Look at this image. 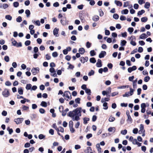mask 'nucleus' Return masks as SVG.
<instances>
[{
	"instance_id": "nucleus-60",
	"label": "nucleus",
	"mask_w": 153,
	"mask_h": 153,
	"mask_svg": "<svg viewBox=\"0 0 153 153\" xmlns=\"http://www.w3.org/2000/svg\"><path fill=\"white\" fill-rule=\"evenodd\" d=\"M120 19L121 21L125 20L126 19V17L123 15H121L120 16Z\"/></svg>"
},
{
	"instance_id": "nucleus-5",
	"label": "nucleus",
	"mask_w": 153,
	"mask_h": 153,
	"mask_svg": "<svg viewBox=\"0 0 153 153\" xmlns=\"http://www.w3.org/2000/svg\"><path fill=\"white\" fill-rule=\"evenodd\" d=\"M24 120L23 118H18L17 119H15L14 121L17 124H19L21 123Z\"/></svg>"
},
{
	"instance_id": "nucleus-15",
	"label": "nucleus",
	"mask_w": 153,
	"mask_h": 153,
	"mask_svg": "<svg viewBox=\"0 0 153 153\" xmlns=\"http://www.w3.org/2000/svg\"><path fill=\"white\" fill-rule=\"evenodd\" d=\"M32 22L36 25L39 26L40 25V22L39 20H37L36 21L32 20Z\"/></svg>"
},
{
	"instance_id": "nucleus-45",
	"label": "nucleus",
	"mask_w": 153,
	"mask_h": 153,
	"mask_svg": "<svg viewBox=\"0 0 153 153\" xmlns=\"http://www.w3.org/2000/svg\"><path fill=\"white\" fill-rule=\"evenodd\" d=\"M128 30L130 33V34H131L134 30V29L133 27H129L128 28Z\"/></svg>"
},
{
	"instance_id": "nucleus-28",
	"label": "nucleus",
	"mask_w": 153,
	"mask_h": 153,
	"mask_svg": "<svg viewBox=\"0 0 153 153\" xmlns=\"http://www.w3.org/2000/svg\"><path fill=\"white\" fill-rule=\"evenodd\" d=\"M25 13L27 17H29L30 14V12L29 10H26L25 11Z\"/></svg>"
},
{
	"instance_id": "nucleus-55",
	"label": "nucleus",
	"mask_w": 153,
	"mask_h": 153,
	"mask_svg": "<svg viewBox=\"0 0 153 153\" xmlns=\"http://www.w3.org/2000/svg\"><path fill=\"white\" fill-rule=\"evenodd\" d=\"M49 134L51 135H53L54 134V131L52 129H50L49 131Z\"/></svg>"
},
{
	"instance_id": "nucleus-40",
	"label": "nucleus",
	"mask_w": 153,
	"mask_h": 153,
	"mask_svg": "<svg viewBox=\"0 0 153 153\" xmlns=\"http://www.w3.org/2000/svg\"><path fill=\"white\" fill-rule=\"evenodd\" d=\"M145 11L143 10H142L141 11H139L137 13V15H141L145 13Z\"/></svg>"
},
{
	"instance_id": "nucleus-36",
	"label": "nucleus",
	"mask_w": 153,
	"mask_h": 153,
	"mask_svg": "<svg viewBox=\"0 0 153 153\" xmlns=\"http://www.w3.org/2000/svg\"><path fill=\"white\" fill-rule=\"evenodd\" d=\"M52 127L53 128H54L57 131H59V128H58L57 127V126L56 125L55 123H54Z\"/></svg>"
},
{
	"instance_id": "nucleus-1",
	"label": "nucleus",
	"mask_w": 153,
	"mask_h": 153,
	"mask_svg": "<svg viewBox=\"0 0 153 153\" xmlns=\"http://www.w3.org/2000/svg\"><path fill=\"white\" fill-rule=\"evenodd\" d=\"M82 110L81 107L77 108L72 111H69L68 116L72 118V120L74 121L79 120L80 119V117L81 116Z\"/></svg>"
},
{
	"instance_id": "nucleus-6",
	"label": "nucleus",
	"mask_w": 153,
	"mask_h": 153,
	"mask_svg": "<svg viewBox=\"0 0 153 153\" xmlns=\"http://www.w3.org/2000/svg\"><path fill=\"white\" fill-rule=\"evenodd\" d=\"M39 68H33L31 70V72L34 75H36L39 71Z\"/></svg>"
},
{
	"instance_id": "nucleus-24",
	"label": "nucleus",
	"mask_w": 153,
	"mask_h": 153,
	"mask_svg": "<svg viewBox=\"0 0 153 153\" xmlns=\"http://www.w3.org/2000/svg\"><path fill=\"white\" fill-rule=\"evenodd\" d=\"M90 62L91 63H94L96 62V60L94 58L92 57L90 59Z\"/></svg>"
},
{
	"instance_id": "nucleus-59",
	"label": "nucleus",
	"mask_w": 153,
	"mask_h": 153,
	"mask_svg": "<svg viewBox=\"0 0 153 153\" xmlns=\"http://www.w3.org/2000/svg\"><path fill=\"white\" fill-rule=\"evenodd\" d=\"M4 60L7 62H8L9 61V58L8 56H5L4 58Z\"/></svg>"
},
{
	"instance_id": "nucleus-56",
	"label": "nucleus",
	"mask_w": 153,
	"mask_h": 153,
	"mask_svg": "<svg viewBox=\"0 0 153 153\" xmlns=\"http://www.w3.org/2000/svg\"><path fill=\"white\" fill-rule=\"evenodd\" d=\"M137 81L134 80L133 81V86L134 88H136L137 86Z\"/></svg>"
},
{
	"instance_id": "nucleus-38",
	"label": "nucleus",
	"mask_w": 153,
	"mask_h": 153,
	"mask_svg": "<svg viewBox=\"0 0 153 153\" xmlns=\"http://www.w3.org/2000/svg\"><path fill=\"white\" fill-rule=\"evenodd\" d=\"M126 41L125 40L122 41L120 43V45L122 46H124L126 45Z\"/></svg>"
},
{
	"instance_id": "nucleus-42",
	"label": "nucleus",
	"mask_w": 153,
	"mask_h": 153,
	"mask_svg": "<svg viewBox=\"0 0 153 153\" xmlns=\"http://www.w3.org/2000/svg\"><path fill=\"white\" fill-rule=\"evenodd\" d=\"M150 78L149 76H146L144 78V81L146 82H147L150 80Z\"/></svg>"
},
{
	"instance_id": "nucleus-18",
	"label": "nucleus",
	"mask_w": 153,
	"mask_h": 153,
	"mask_svg": "<svg viewBox=\"0 0 153 153\" xmlns=\"http://www.w3.org/2000/svg\"><path fill=\"white\" fill-rule=\"evenodd\" d=\"M147 37V36L145 33H143L140 36V38L141 39H144L146 38Z\"/></svg>"
},
{
	"instance_id": "nucleus-14",
	"label": "nucleus",
	"mask_w": 153,
	"mask_h": 153,
	"mask_svg": "<svg viewBox=\"0 0 153 153\" xmlns=\"http://www.w3.org/2000/svg\"><path fill=\"white\" fill-rule=\"evenodd\" d=\"M99 19V16L97 15H95L92 17L93 20L95 22L97 21Z\"/></svg>"
},
{
	"instance_id": "nucleus-61",
	"label": "nucleus",
	"mask_w": 153,
	"mask_h": 153,
	"mask_svg": "<svg viewBox=\"0 0 153 153\" xmlns=\"http://www.w3.org/2000/svg\"><path fill=\"white\" fill-rule=\"evenodd\" d=\"M53 6L55 7H57L59 6V4L58 2H56L53 4Z\"/></svg>"
},
{
	"instance_id": "nucleus-8",
	"label": "nucleus",
	"mask_w": 153,
	"mask_h": 153,
	"mask_svg": "<svg viewBox=\"0 0 153 153\" xmlns=\"http://www.w3.org/2000/svg\"><path fill=\"white\" fill-rule=\"evenodd\" d=\"M145 130L144 129V126L142 124H140V130L139 131V134H141L145 132Z\"/></svg>"
},
{
	"instance_id": "nucleus-11",
	"label": "nucleus",
	"mask_w": 153,
	"mask_h": 153,
	"mask_svg": "<svg viewBox=\"0 0 153 153\" xmlns=\"http://www.w3.org/2000/svg\"><path fill=\"white\" fill-rule=\"evenodd\" d=\"M106 55V52L105 51H102L100 53L99 55V57L100 58H101L104 57Z\"/></svg>"
},
{
	"instance_id": "nucleus-51",
	"label": "nucleus",
	"mask_w": 153,
	"mask_h": 153,
	"mask_svg": "<svg viewBox=\"0 0 153 153\" xmlns=\"http://www.w3.org/2000/svg\"><path fill=\"white\" fill-rule=\"evenodd\" d=\"M127 130L126 129H125L123 130H122L121 131V133L123 135H125L127 133Z\"/></svg>"
},
{
	"instance_id": "nucleus-54",
	"label": "nucleus",
	"mask_w": 153,
	"mask_h": 153,
	"mask_svg": "<svg viewBox=\"0 0 153 153\" xmlns=\"http://www.w3.org/2000/svg\"><path fill=\"white\" fill-rule=\"evenodd\" d=\"M138 131V129L137 128H135L133 130V132L134 134H137Z\"/></svg>"
},
{
	"instance_id": "nucleus-50",
	"label": "nucleus",
	"mask_w": 153,
	"mask_h": 153,
	"mask_svg": "<svg viewBox=\"0 0 153 153\" xmlns=\"http://www.w3.org/2000/svg\"><path fill=\"white\" fill-rule=\"evenodd\" d=\"M39 111L41 114H43L45 112V110L42 108H41L39 109Z\"/></svg>"
},
{
	"instance_id": "nucleus-20",
	"label": "nucleus",
	"mask_w": 153,
	"mask_h": 153,
	"mask_svg": "<svg viewBox=\"0 0 153 153\" xmlns=\"http://www.w3.org/2000/svg\"><path fill=\"white\" fill-rule=\"evenodd\" d=\"M69 109L68 108H66L64 111H62V115L64 116L66 115V113L68 111Z\"/></svg>"
},
{
	"instance_id": "nucleus-31",
	"label": "nucleus",
	"mask_w": 153,
	"mask_h": 153,
	"mask_svg": "<svg viewBox=\"0 0 153 153\" xmlns=\"http://www.w3.org/2000/svg\"><path fill=\"white\" fill-rule=\"evenodd\" d=\"M41 105L46 107L47 106V103L45 102L42 101L41 103Z\"/></svg>"
},
{
	"instance_id": "nucleus-10",
	"label": "nucleus",
	"mask_w": 153,
	"mask_h": 153,
	"mask_svg": "<svg viewBox=\"0 0 153 153\" xmlns=\"http://www.w3.org/2000/svg\"><path fill=\"white\" fill-rule=\"evenodd\" d=\"M137 69V67L136 66H133L132 67L129 68L128 69V72L131 73L132 71H134Z\"/></svg>"
},
{
	"instance_id": "nucleus-23",
	"label": "nucleus",
	"mask_w": 153,
	"mask_h": 153,
	"mask_svg": "<svg viewBox=\"0 0 153 153\" xmlns=\"http://www.w3.org/2000/svg\"><path fill=\"white\" fill-rule=\"evenodd\" d=\"M18 92L19 94L22 95L23 94V90L21 87L18 89Z\"/></svg>"
},
{
	"instance_id": "nucleus-30",
	"label": "nucleus",
	"mask_w": 153,
	"mask_h": 153,
	"mask_svg": "<svg viewBox=\"0 0 153 153\" xmlns=\"http://www.w3.org/2000/svg\"><path fill=\"white\" fill-rule=\"evenodd\" d=\"M96 147L97 148V149L98 151V152H101V148L100 147V144L98 143L96 145Z\"/></svg>"
},
{
	"instance_id": "nucleus-53",
	"label": "nucleus",
	"mask_w": 153,
	"mask_h": 153,
	"mask_svg": "<svg viewBox=\"0 0 153 153\" xmlns=\"http://www.w3.org/2000/svg\"><path fill=\"white\" fill-rule=\"evenodd\" d=\"M49 71L51 73H53L55 72L54 68H53L51 67L50 68Z\"/></svg>"
},
{
	"instance_id": "nucleus-27",
	"label": "nucleus",
	"mask_w": 153,
	"mask_h": 153,
	"mask_svg": "<svg viewBox=\"0 0 153 153\" xmlns=\"http://www.w3.org/2000/svg\"><path fill=\"white\" fill-rule=\"evenodd\" d=\"M83 123L85 124H87L88 121L89 120V119L87 117H85L83 119Z\"/></svg>"
},
{
	"instance_id": "nucleus-35",
	"label": "nucleus",
	"mask_w": 153,
	"mask_h": 153,
	"mask_svg": "<svg viewBox=\"0 0 153 153\" xmlns=\"http://www.w3.org/2000/svg\"><path fill=\"white\" fill-rule=\"evenodd\" d=\"M103 106L105 108H103V109L106 110L108 108V106H107V103L106 102H104L103 104Z\"/></svg>"
},
{
	"instance_id": "nucleus-9",
	"label": "nucleus",
	"mask_w": 153,
	"mask_h": 153,
	"mask_svg": "<svg viewBox=\"0 0 153 153\" xmlns=\"http://www.w3.org/2000/svg\"><path fill=\"white\" fill-rule=\"evenodd\" d=\"M80 60L82 63H84L85 62H86L88 61V58L87 56H86L85 57H81L80 58Z\"/></svg>"
},
{
	"instance_id": "nucleus-43",
	"label": "nucleus",
	"mask_w": 153,
	"mask_h": 153,
	"mask_svg": "<svg viewBox=\"0 0 153 153\" xmlns=\"http://www.w3.org/2000/svg\"><path fill=\"white\" fill-rule=\"evenodd\" d=\"M90 55L91 56H94L96 54V53L95 52L94 50H91L90 51Z\"/></svg>"
},
{
	"instance_id": "nucleus-12",
	"label": "nucleus",
	"mask_w": 153,
	"mask_h": 153,
	"mask_svg": "<svg viewBox=\"0 0 153 153\" xmlns=\"http://www.w3.org/2000/svg\"><path fill=\"white\" fill-rule=\"evenodd\" d=\"M59 31V29L56 27L54 28L53 30V33L54 36L56 37L58 36V33Z\"/></svg>"
},
{
	"instance_id": "nucleus-4",
	"label": "nucleus",
	"mask_w": 153,
	"mask_h": 153,
	"mask_svg": "<svg viewBox=\"0 0 153 153\" xmlns=\"http://www.w3.org/2000/svg\"><path fill=\"white\" fill-rule=\"evenodd\" d=\"M2 94L4 97H7L10 95V93L7 89H5L2 92Z\"/></svg>"
},
{
	"instance_id": "nucleus-52",
	"label": "nucleus",
	"mask_w": 153,
	"mask_h": 153,
	"mask_svg": "<svg viewBox=\"0 0 153 153\" xmlns=\"http://www.w3.org/2000/svg\"><path fill=\"white\" fill-rule=\"evenodd\" d=\"M22 108L23 110H27L29 109V107L28 106H26L25 105H23Z\"/></svg>"
},
{
	"instance_id": "nucleus-49",
	"label": "nucleus",
	"mask_w": 153,
	"mask_h": 153,
	"mask_svg": "<svg viewBox=\"0 0 153 153\" xmlns=\"http://www.w3.org/2000/svg\"><path fill=\"white\" fill-rule=\"evenodd\" d=\"M52 56L54 57H56L57 56L58 54L56 52H54L52 54Z\"/></svg>"
},
{
	"instance_id": "nucleus-32",
	"label": "nucleus",
	"mask_w": 153,
	"mask_h": 153,
	"mask_svg": "<svg viewBox=\"0 0 153 153\" xmlns=\"http://www.w3.org/2000/svg\"><path fill=\"white\" fill-rule=\"evenodd\" d=\"M22 20V17L20 16L18 17L16 19L17 22H20Z\"/></svg>"
},
{
	"instance_id": "nucleus-25",
	"label": "nucleus",
	"mask_w": 153,
	"mask_h": 153,
	"mask_svg": "<svg viewBox=\"0 0 153 153\" xmlns=\"http://www.w3.org/2000/svg\"><path fill=\"white\" fill-rule=\"evenodd\" d=\"M13 45L16 46V45L17 42L13 38H12L11 39Z\"/></svg>"
},
{
	"instance_id": "nucleus-39",
	"label": "nucleus",
	"mask_w": 153,
	"mask_h": 153,
	"mask_svg": "<svg viewBox=\"0 0 153 153\" xmlns=\"http://www.w3.org/2000/svg\"><path fill=\"white\" fill-rule=\"evenodd\" d=\"M38 137L39 139L41 140L45 138V136L43 135V134H40L39 136Z\"/></svg>"
},
{
	"instance_id": "nucleus-37",
	"label": "nucleus",
	"mask_w": 153,
	"mask_h": 153,
	"mask_svg": "<svg viewBox=\"0 0 153 153\" xmlns=\"http://www.w3.org/2000/svg\"><path fill=\"white\" fill-rule=\"evenodd\" d=\"M148 19L146 17H143L141 18V21L142 22H146L147 20Z\"/></svg>"
},
{
	"instance_id": "nucleus-21",
	"label": "nucleus",
	"mask_w": 153,
	"mask_h": 153,
	"mask_svg": "<svg viewBox=\"0 0 153 153\" xmlns=\"http://www.w3.org/2000/svg\"><path fill=\"white\" fill-rule=\"evenodd\" d=\"M85 51V50L83 48H80L79 50V52L81 54H83Z\"/></svg>"
},
{
	"instance_id": "nucleus-34",
	"label": "nucleus",
	"mask_w": 153,
	"mask_h": 153,
	"mask_svg": "<svg viewBox=\"0 0 153 153\" xmlns=\"http://www.w3.org/2000/svg\"><path fill=\"white\" fill-rule=\"evenodd\" d=\"M85 92L88 94V95H90L91 93V90L88 89L87 88L85 90Z\"/></svg>"
},
{
	"instance_id": "nucleus-26",
	"label": "nucleus",
	"mask_w": 153,
	"mask_h": 153,
	"mask_svg": "<svg viewBox=\"0 0 153 153\" xmlns=\"http://www.w3.org/2000/svg\"><path fill=\"white\" fill-rule=\"evenodd\" d=\"M128 12V10L127 9H125L121 11V13L122 14H127Z\"/></svg>"
},
{
	"instance_id": "nucleus-63",
	"label": "nucleus",
	"mask_w": 153,
	"mask_h": 153,
	"mask_svg": "<svg viewBox=\"0 0 153 153\" xmlns=\"http://www.w3.org/2000/svg\"><path fill=\"white\" fill-rule=\"evenodd\" d=\"M60 22L63 25H66V21L63 20L62 19L60 20Z\"/></svg>"
},
{
	"instance_id": "nucleus-58",
	"label": "nucleus",
	"mask_w": 153,
	"mask_h": 153,
	"mask_svg": "<svg viewBox=\"0 0 153 153\" xmlns=\"http://www.w3.org/2000/svg\"><path fill=\"white\" fill-rule=\"evenodd\" d=\"M73 123L72 121L70 120L69 123V127H73Z\"/></svg>"
},
{
	"instance_id": "nucleus-3",
	"label": "nucleus",
	"mask_w": 153,
	"mask_h": 153,
	"mask_svg": "<svg viewBox=\"0 0 153 153\" xmlns=\"http://www.w3.org/2000/svg\"><path fill=\"white\" fill-rule=\"evenodd\" d=\"M62 96L64 97H65L68 99H71V94L69 91H65Z\"/></svg>"
},
{
	"instance_id": "nucleus-16",
	"label": "nucleus",
	"mask_w": 153,
	"mask_h": 153,
	"mask_svg": "<svg viewBox=\"0 0 153 153\" xmlns=\"http://www.w3.org/2000/svg\"><path fill=\"white\" fill-rule=\"evenodd\" d=\"M116 130V128L114 127H110L108 129V131L109 132H114Z\"/></svg>"
},
{
	"instance_id": "nucleus-29",
	"label": "nucleus",
	"mask_w": 153,
	"mask_h": 153,
	"mask_svg": "<svg viewBox=\"0 0 153 153\" xmlns=\"http://www.w3.org/2000/svg\"><path fill=\"white\" fill-rule=\"evenodd\" d=\"M32 85L30 84H28L26 85V88L27 90H30L31 88Z\"/></svg>"
},
{
	"instance_id": "nucleus-17",
	"label": "nucleus",
	"mask_w": 153,
	"mask_h": 153,
	"mask_svg": "<svg viewBox=\"0 0 153 153\" xmlns=\"http://www.w3.org/2000/svg\"><path fill=\"white\" fill-rule=\"evenodd\" d=\"M128 118L127 120V122L129 123H131L132 122V120L130 115H128L127 117Z\"/></svg>"
},
{
	"instance_id": "nucleus-22",
	"label": "nucleus",
	"mask_w": 153,
	"mask_h": 153,
	"mask_svg": "<svg viewBox=\"0 0 153 153\" xmlns=\"http://www.w3.org/2000/svg\"><path fill=\"white\" fill-rule=\"evenodd\" d=\"M5 18L9 21H11L12 19V17L10 15H6L5 16Z\"/></svg>"
},
{
	"instance_id": "nucleus-2",
	"label": "nucleus",
	"mask_w": 153,
	"mask_h": 153,
	"mask_svg": "<svg viewBox=\"0 0 153 153\" xmlns=\"http://www.w3.org/2000/svg\"><path fill=\"white\" fill-rule=\"evenodd\" d=\"M130 92H127L125 93L123 95V97H128L132 95L134 93V90L132 88H130Z\"/></svg>"
},
{
	"instance_id": "nucleus-64",
	"label": "nucleus",
	"mask_w": 153,
	"mask_h": 153,
	"mask_svg": "<svg viewBox=\"0 0 153 153\" xmlns=\"http://www.w3.org/2000/svg\"><path fill=\"white\" fill-rule=\"evenodd\" d=\"M30 4V1L29 0H26L25 2V4L27 6H28Z\"/></svg>"
},
{
	"instance_id": "nucleus-13",
	"label": "nucleus",
	"mask_w": 153,
	"mask_h": 153,
	"mask_svg": "<svg viewBox=\"0 0 153 153\" xmlns=\"http://www.w3.org/2000/svg\"><path fill=\"white\" fill-rule=\"evenodd\" d=\"M96 65L98 67H100L102 66V62L100 59H98Z\"/></svg>"
},
{
	"instance_id": "nucleus-48",
	"label": "nucleus",
	"mask_w": 153,
	"mask_h": 153,
	"mask_svg": "<svg viewBox=\"0 0 153 153\" xmlns=\"http://www.w3.org/2000/svg\"><path fill=\"white\" fill-rule=\"evenodd\" d=\"M113 17L114 19H117L119 18V16L116 13L114 14L113 15Z\"/></svg>"
},
{
	"instance_id": "nucleus-7",
	"label": "nucleus",
	"mask_w": 153,
	"mask_h": 153,
	"mask_svg": "<svg viewBox=\"0 0 153 153\" xmlns=\"http://www.w3.org/2000/svg\"><path fill=\"white\" fill-rule=\"evenodd\" d=\"M146 106L145 103H142L141 105V112L142 113H144L146 111L145 108Z\"/></svg>"
},
{
	"instance_id": "nucleus-57",
	"label": "nucleus",
	"mask_w": 153,
	"mask_h": 153,
	"mask_svg": "<svg viewBox=\"0 0 153 153\" xmlns=\"http://www.w3.org/2000/svg\"><path fill=\"white\" fill-rule=\"evenodd\" d=\"M30 41L29 40H27L25 42V45L26 46H28L30 44Z\"/></svg>"
},
{
	"instance_id": "nucleus-44",
	"label": "nucleus",
	"mask_w": 153,
	"mask_h": 153,
	"mask_svg": "<svg viewBox=\"0 0 153 153\" xmlns=\"http://www.w3.org/2000/svg\"><path fill=\"white\" fill-rule=\"evenodd\" d=\"M13 6L15 7H17L19 6V3L18 2H15L13 3Z\"/></svg>"
},
{
	"instance_id": "nucleus-46",
	"label": "nucleus",
	"mask_w": 153,
	"mask_h": 153,
	"mask_svg": "<svg viewBox=\"0 0 153 153\" xmlns=\"http://www.w3.org/2000/svg\"><path fill=\"white\" fill-rule=\"evenodd\" d=\"M91 43H90V42H86V46L87 48H89L91 47Z\"/></svg>"
},
{
	"instance_id": "nucleus-33",
	"label": "nucleus",
	"mask_w": 153,
	"mask_h": 153,
	"mask_svg": "<svg viewBox=\"0 0 153 153\" xmlns=\"http://www.w3.org/2000/svg\"><path fill=\"white\" fill-rule=\"evenodd\" d=\"M150 6V4L149 2H146L144 5V7L148 9L149 8Z\"/></svg>"
},
{
	"instance_id": "nucleus-47",
	"label": "nucleus",
	"mask_w": 153,
	"mask_h": 153,
	"mask_svg": "<svg viewBox=\"0 0 153 153\" xmlns=\"http://www.w3.org/2000/svg\"><path fill=\"white\" fill-rule=\"evenodd\" d=\"M81 99L80 98H76L75 99V101L78 104H80V101Z\"/></svg>"
},
{
	"instance_id": "nucleus-41",
	"label": "nucleus",
	"mask_w": 153,
	"mask_h": 153,
	"mask_svg": "<svg viewBox=\"0 0 153 153\" xmlns=\"http://www.w3.org/2000/svg\"><path fill=\"white\" fill-rule=\"evenodd\" d=\"M94 71L93 70H91V71L89 72L88 74V75L89 76H91L92 75H94Z\"/></svg>"
},
{
	"instance_id": "nucleus-19",
	"label": "nucleus",
	"mask_w": 153,
	"mask_h": 153,
	"mask_svg": "<svg viewBox=\"0 0 153 153\" xmlns=\"http://www.w3.org/2000/svg\"><path fill=\"white\" fill-rule=\"evenodd\" d=\"M114 2H115V4H116V5L118 6H119L120 7H121L122 5V3L119 1L115 0L114 1Z\"/></svg>"
},
{
	"instance_id": "nucleus-62",
	"label": "nucleus",
	"mask_w": 153,
	"mask_h": 153,
	"mask_svg": "<svg viewBox=\"0 0 153 153\" xmlns=\"http://www.w3.org/2000/svg\"><path fill=\"white\" fill-rule=\"evenodd\" d=\"M115 118L111 116H110L109 119V121L110 122H113L115 120Z\"/></svg>"
}]
</instances>
